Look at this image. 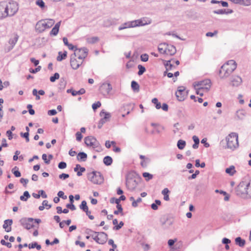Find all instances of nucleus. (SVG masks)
Instances as JSON below:
<instances>
[{
  "label": "nucleus",
  "instance_id": "30",
  "mask_svg": "<svg viewBox=\"0 0 251 251\" xmlns=\"http://www.w3.org/2000/svg\"><path fill=\"white\" fill-rule=\"evenodd\" d=\"M67 52L64 51L63 53L59 51L58 52V56L57 57V60L58 61H61L62 60L65 59L67 57Z\"/></svg>",
  "mask_w": 251,
  "mask_h": 251
},
{
  "label": "nucleus",
  "instance_id": "9",
  "mask_svg": "<svg viewBox=\"0 0 251 251\" xmlns=\"http://www.w3.org/2000/svg\"><path fill=\"white\" fill-rule=\"evenodd\" d=\"M7 10L9 11L11 17L14 16L18 11V4L14 1H6Z\"/></svg>",
  "mask_w": 251,
  "mask_h": 251
},
{
  "label": "nucleus",
  "instance_id": "7",
  "mask_svg": "<svg viewBox=\"0 0 251 251\" xmlns=\"http://www.w3.org/2000/svg\"><path fill=\"white\" fill-rule=\"evenodd\" d=\"M145 25L146 24L143 23L142 20H136L132 21H128L121 24V25L119 26L118 29L119 30H122L127 28H132L136 26L144 25Z\"/></svg>",
  "mask_w": 251,
  "mask_h": 251
},
{
  "label": "nucleus",
  "instance_id": "29",
  "mask_svg": "<svg viewBox=\"0 0 251 251\" xmlns=\"http://www.w3.org/2000/svg\"><path fill=\"white\" fill-rule=\"evenodd\" d=\"M235 242L236 245L240 247H243L246 243L245 240L242 239L240 237H238L235 238Z\"/></svg>",
  "mask_w": 251,
  "mask_h": 251
},
{
  "label": "nucleus",
  "instance_id": "40",
  "mask_svg": "<svg viewBox=\"0 0 251 251\" xmlns=\"http://www.w3.org/2000/svg\"><path fill=\"white\" fill-rule=\"evenodd\" d=\"M151 101L153 104L155 105V107L156 109H159L161 107V103L158 102V99L157 98H153Z\"/></svg>",
  "mask_w": 251,
  "mask_h": 251
},
{
  "label": "nucleus",
  "instance_id": "52",
  "mask_svg": "<svg viewBox=\"0 0 251 251\" xmlns=\"http://www.w3.org/2000/svg\"><path fill=\"white\" fill-rule=\"evenodd\" d=\"M58 167L60 169H64L66 168L67 164L66 162L62 161L58 164Z\"/></svg>",
  "mask_w": 251,
  "mask_h": 251
},
{
  "label": "nucleus",
  "instance_id": "17",
  "mask_svg": "<svg viewBox=\"0 0 251 251\" xmlns=\"http://www.w3.org/2000/svg\"><path fill=\"white\" fill-rule=\"evenodd\" d=\"M185 88L183 86H179L176 92V96L179 101H183L185 99V93L184 92Z\"/></svg>",
  "mask_w": 251,
  "mask_h": 251
},
{
  "label": "nucleus",
  "instance_id": "2",
  "mask_svg": "<svg viewBox=\"0 0 251 251\" xmlns=\"http://www.w3.org/2000/svg\"><path fill=\"white\" fill-rule=\"evenodd\" d=\"M236 195L243 199L251 198V183L242 181L236 188Z\"/></svg>",
  "mask_w": 251,
  "mask_h": 251
},
{
  "label": "nucleus",
  "instance_id": "21",
  "mask_svg": "<svg viewBox=\"0 0 251 251\" xmlns=\"http://www.w3.org/2000/svg\"><path fill=\"white\" fill-rule=\"evenodd\" d=\"M12 224L13 221H4L2 227L6 232H9L11 231V226Z\"/></svg>",
  "mask_w": 251,
  "mask_h": 251
},
{
  "label": "nucleus",
  "instance_id": "42",
  "mask_svg": "<svg viewBox=\"0 0 251 251\" xmlns=\"http://www.w3.org/2000/svg\"><path fill=\"white\" fill-rule=\"evenodd\" d=\"M66 82L64 79H61L58 84V88L60 90H63L66 86Z\"/></svg>",
  "mask_w": 251,
  "mask_h": 251
},
{
  "label": "nucleus",
  "instance_id": "56",
  "mask_svg": "<svg viewBox=\"0 0 251 251\" xmlns=\"http://www.w3.org/2000/svg\"><path fill=\"white\" fill-rule=\"evenodd\" d=\"M32 95L36 97V100H39L40 99L39 95H38V91L36 89H34L32 90Z\"/></svg>",
  "mask_w": 251,
  "mask_h": 251
},
{
  "label": "nucleus",
  "instance_id": "33",
  "mask_svg": "<svg viewBox=\"0 0 251 251\" xmlns=\"http://www.w3.org/2000/svg\"><path fill=\"white\" fill-rule=\"evenodd\" d=\"M79 208L85 213L88 212V207L87 205V202L85 201H83L81 202V204L79 205Z\"/></svg>",
  "mask_w": 251,
  "mask_h": 251
},
{
  "label": "nucleus",
  "instance_id": "10",
  "mask_svg": "<svg viewBox=\"0 0 251 251\" xmlns=\"http://www.w3.org/2000/svg\"><path fill=\"white\" fill-rule=\"evenodd\" d=\"M84 142L87 146L92 147L96 149L100 147V143L97 141L96 138L92 136H87L84 139Z\"/></svg>",
  "mask_w": 251,
  "mask_h": 251
},
{
  "label": "nucleus",
  "instance_id": "34",
  "mask_svg": "<svg viewBox=\"0 0 251 251\" xmlns=\"http://www.w3.org/2000/svg\"><path fill=\"white\" fill-rule=\"evenodd\" d=\"M170 193V191L167 188H164L162 191V194L164 196V200L165 201H168L169 200V196L168 194Z\"/></svg>",
  "mask_w": 251,
  "mask_h": 251
},
{
  "label": "nucleus",
  "instance_id": "62",
  "mask_svg": "<svg viewBox=\"0 0 251 251\" xmlns=\"http://www.w3.org/2000/svg\"><path fill=\"white\" fill-rule=\"evenodd\" d=\"M218 33L217 30H215L214 32H208L206 33V36L207 37H213Z\"/></svg>",
  "mask_w": 251,
  "mask_h": 251
},
{
  "label": "nucleus",
  "instance_id": "36",
  "mask_svg": "<svg viewBox=\"0 0 251 251\" xmlns=\"http://www.w3.org/2000/svg\"><path fill=\"white\" fill-rule=\"evenodd\" d=\"M158 51L161 53L166 54L165 43L160 44L158 47Z\"/></svg>",
  "mask_w": 251,
  "mask_h": 251
},
{
  "label": "nucleus",
  "instance_id": "28",
  "mask_svg": "<svg viewBox=\"0 0 251 251\" xmlns=\"http://www.w3.org/2000/svg\"><path fill=\"white\" fill-rule=\"evenodd\" d=\"M6 18L3 1L0 2V20Z\"/></svg>",
  "mask_w": 251,
  "mask_h": 251
},
{
  "label": "nucleus",
  "instance_id": "44",
  "mask_svg": "<svg viewBox=\"0 0 251 251\" xmlns=\"http://www.w3.org/2000/svg\"><path fill=\"white\" fill-rule=\"evenodd\" d=\"M59 78V74L57 73H55L53 76L50 77V81L51 82H54L56 79Z\"/></svg>",
  "mask_w": 251,
  "mask_h": 251
},
{
  "label": "nucleus",
  "instance_id": "24",
  "mask_svg": "<svg viewBox=\"0 0 251 251\" xmlns=\"http://www.w3.org/2000/svg\"><path fill=\"white\" fill-rule=\"evenodd\" d=\"M67 93H71L73 96H75L77 95H82L84 94L85 93V90L84 88H81L79 91H75L72 89H70L67 90Z\"/></svg>",
  "mask_w": 251,
  "mask_h": 251
},
{
  "label": "nucleus",
  "instance_id": "1",
  "mask_svg": "<svg viewBox=\"0 0 251 251\" xmlns=\"http://www.w3.org/2000/svg\"><path fill=\"white\" fill-rule=\"evenodd\" d=\"M237 68V64L233 60H230L223 65L219 71V75L222 79L227 78Z\"/></svg>",
  "mask_w": 251,
  "mask_h": 251
},
{
  "label": "nucleus",
  "instance_id": "13",
  "mask_svg": "<svg viewBox=\"0 0 251 251\" xmlns=\"http://www.w3.org/2000/svg\"><path fill=\"white\" fill-rule=\"evenodd\" d=\"M242 78L239 75H234L230 77L229 85L232 87H238L242 83Z\"/></svg>",
  "mask_w": 251,
  "mask_h": 251
},
{
  "label": "nucleus",
  "instance_id": "12",
  "mask_svg": "<svg viewBox=\"0 0 251 251\" xmlns=\"http://www.w3.org/2000/svg\"><path fill=\"white\" fill-rule=\"evenodd\" d=\"M88 50L86 48L75 49L73 54H75L78 59L83 60L87 56Z\"/></svg>",
  "mask_w": 251,
  "mask_h": 251
},
{
  "label": "nucleus",
  "instance_id": "38",
  "mask_svg": "<svg viewBox=\"0 0 251 251\" xmlns=\"http://www.w3.org/2000/svg\"><path fill=\"white\" fill-rule=\"evenodd\" d=\"M19 168L15 166L12 169V172L14 175V176L17 177H20L21 176V173L19 171Z\"/></svg>",
  "mask_w": 251,
  "mask_h": 251
},
{
  "label": "nucleus",
  "instance_id": "53",
  "mask_svg": "<svg viewBox=\"0 0 251 251\" xmlns=\"http://www.w3.org/2000/svg\"><path fill=\"white\" fill-rule=\"evenodd\" d=\"M0 243L2 245H4V246H6L7 247H8V248H10L12 247V245L10 243H9V242H5V241L4 240H3L2 239L1 241H0Z\"/></svg>",
  "mask_w": 251,
  "mask_h": 251
},
{
  "label": "nucleus",
  "instance_id": "6",
  "mask_svg": "<svg viewBox=\"0 0 251 251\" xmlns=\"http://www.w3.org/2000/svg\"><path fill=\"white\" fill-rule=\"evenodd\" d=\"M88 180L94 184H100L103 182V178L100 172L93 171L87 175Z\"/></svg>",
  "mask_w": 251,
  "mask_h": 251
},
{
  "label": "nucleus",
  "instance_id": "22",
  "mask_svg": "<svg viewBox=\"0 0 251 251\" xmlns=\"http://www.w3.org/2000/svg\"><path fill=\"white\" fill-rule=\"evenodd\" d=\"M160 225L163 229H166L170 228L173 225L171 221H160Z\"/></svg>",
  "mask_w": 251,
  "mask_h": 251
},
{
  "label": "nucleus",
  "instance_id": "63",
  "mask_svg": "<svg viewBox=\"0 0 251 251\" xmlns=\"http://www.w3.org/2000/svg\"><path fill=\"white\" fill-rule=\"evenodd\" d=\"M57 113V111L55 109H51L48 112V114L50 116H53L56 115Z\"/></svg>",
  "mask_w": 251,
  "mask_h": 251
},
{
  "label": "nucleus",
  "instance_id": "11",
  "mask_svg": "<svg viewBox=\"0 0 251 251\" xmlns=\"http://www.w3.org/2000/svg\"><path fill=\"white\" fill-rule=\"evenodd\" d=\"M100 117H103L100 120L98 125V127L100 129L103 124L109 121L111 115L110 113L105 112L104 110H102L100 112Z\"/></svg>",
  "mask_w": 251,
  "mask_h": 251
},
{
  "label": "nucleus",
  "instance_id": "64",
  "mask_svg": "<svg viewBox=\"0 0 251 251\" xmlns=\"http://www.w3.org/2000/svg\"><path fill=\"white\" fill-rule=\"evenodd\" d=\"M207 139L206 138H203L201 140V143L202 144H204V146L206 147V148H208L210 146V145L208 143H207Z\"/></svg>",
  "mask_w": 251,
  "mask_h": 251
},
{
  "label": "nucleus",
  "instance_id": "14",
  "mask_svg": "<svg viewBox=\"0 0 251 251\" xmlns=\"http://www.w3.org/2000/svg\"><path fill=\"white\" fill-rule=\"evenodd\" d=\"M97 235L94 237V240L98 243L104 244L107 240V235L103 232H97Z\"/></svg>",
  "mask_w": 251,
  "mask_h": 251
},
{
  "label": "nucleus",
  "instance_id": "55",
  "mask_svg": "<svg viewBox=\"0 0 251 251\" xmlns=\"http://www.w3.org/2000/svg\"><path fill=\"white\" fill-rule=\"evenodd\" d=\"M67 208L71 209V210H75L76 209L75 206L73 204V203H70L66 205Z\"/></svg>",
  "mask_w": 251,
  "mask_h": 251
},
{
  "label": "nucleus",
  "instance_id": "31",
  "mask_svg": "<svg viewBox=\"0 0 251 251\" xmlns=\"http://www.w3.org/2000/svg\"><path fill=\"white\" fill-rule=\"evenodd\" d=\"M113 162V159L111 157L109 156H105L103 158V163L106 166H110Z\"/></svg>",
  "mask_w": 251,
  "mask_h": 251
},
{
  "label": "nucleus",
  "instance_id": "37",
  "mask_svg": "<svg viewBox=\"0 0 251 251\" xmlns=\"http://www.w3.org/2000/svg\"><path fill=\"white\" fill-rule=\"evenodd\" d=\"M186 145V142L182 140H179L177 143V147L179 150H183Z\"/></svg>",
  "mask_w": 251,
  "mask_h": 251
},
{
  "label": "nucleus",
  "instance_id": "16",
  "mask_svg": "<svg viewBox=\"0 0 251 251\" xmlns=\"http://www.w3.org/2000/svg\"><path fill=\"white\" fill-rule=\"evenodd\" d=\"M138 185V182L131 177H128L126 180V186L127 189L130 191L134 190Z\"/></svg>",
  "mask_w": 251,
  "mask_h": 251
},
{
  "label": "nucleus",
  "instance_id": "20",
  "mask_svg": "<svg viewBox=\"0 0 251 251\" xmlns=\"http://www.w3.org/2000/svg\"><path fill=\"white\" fill-rule=\"evenodd\" d=\"M165 48H166V55L172 56L176 53V47L173 45L165 43Z\"/></svg>",
  "mask_w": 251,
  "mask_h": 251
},
{
  "label": "nucleus",
  "instance_id": "43",
  "mask_svg": "<svg viewBox=\"0 0 251 251\" xmlns=\"http://www.w3.org/2000/svg\"><path fill=\"white\" fill-rule=\"evenodd\" d=\"M138 68L139 69V71L138 72V75H143L144 73L146 71L145 68L141 65H138Z\"/></svg>",
  "mask_w": 251,
  "mask_h": 251
},
{
  "label": "nucleus",
  "instance_id": "19",
  "mask_svg": "<svg viewBox=\"0 0 251 251\" xmlns=\"http://www.w3.org/2000/svg\"><path fill=\"white\" fill-rule=\"evenodd\" d=\"M19 36L18 35L16 34L14 35L13 38H11L9 40V46L5 48V51L6 52L10 51L15 46V44L17 42L18 40Z\"/></svg>",
  "mask_w": 251,
  "mask_h": 251
},
{
  "label": "nucleus",
  "instance_id": "18",
  "mask_svg": "<svg viewBox=\"0 0 251 251\" xmlns=\"http://www.w3.org/2000/svg\"><path fill=\"white\" fill-rule=\"evenodd\" d=\"M75 54H72L70 56V64L74 70H76L82 63V61L79 62L76 59Z\"/></svg>",
  "mask_w": 251,
  "mask_h": 251
},
{
  "label": "nucleus",
  "instance_id": "39",
  "mask_svg": "<svg viewBox=\"0 0 251 251\" xmlns=\"http://www.w3.org/2000/svg\"><path fill=\"white\" fill-rule=\"evenodd\" d=\"M99 39L98 37H92L87 38V41L89 44H94L97 42Z\"/></svg>",
  "mask_w": 251,
  "mask_h": 251
},
{
  "label": "nucleus",
  "instance_id": "45",
  "mask_svg": "<svg viewBox=\"0 0 251 251\" xmlns=\"http://www.w3.org/2000/svg\"><path fill=\"white\" fill-rule=\"evenodd\" d=\"M240 5L249 6L251 5V0H241Z\"/></svg>",
  "mask_w": 251,
  "mask_h": 251
},
{
  "label": "nucleus",
  "instance_id": "50",
  "mask_svg": "<svg viewBox=\"0 0 251 251\" xmlns=\"http://www.w3.org/2000/svg\"><path fill=\"white\" fill-rule=\"evenodd\" d=\"M57 195L59 198H61L63 200H66L67 198V196L65 195L64 193L62 191H59L57 193Z\"/></svg>",
  "mask_w": 251,
  "mask_h": 251
},
{
  "label": "nucleus",
  "instance_id": "49",
  "mask_svg": "<svg viewBox=\"0 0 251 251\" xmlns=\"http://www.w3.org/2000/svg\"><path fill=\"white\" fill-rule=\"evenodd\" d=\"M140 57L141 60L143 62H146L149 59V55L146 53L142 54Z\"/></svg>",
  "mask_w": 251,
  "mask_h": 251
},
{
  "label": "nucleus",
  "instance_id": "5",
  "mask_svg": "<svg viewBox=\"0 0 251 251\" xmlns=\"http://www.w3.org/2000/svg\"><path fill=\"white\" fill-rule=\"evenodd\" d=\"M211 81L209 79H205L199 81L194 82L193 86L195 89L199 88V89H202L203 91L207 92L210 89Z\"/></svg>",
  "mask_w": 251,
  "mask_h": 251
},
{
  "label": "nucleus",
  "instance_id": "41",
  "mask_svg": "<svg viewBox=\"0 0 251 251\" xmlns=\"http://www.w3.org/2000/svg\"><path fill=\"white\" fill-rule=\"evenodd\" d=\"M143 176L145 178L146 181H149L153 178V176L147 172L143 173Z\"/></svg>",
  "mask_w": 251,
  "mask_h": 251
},
{
  "label": "nucleus",
  "instance_id": "27",
  "mask_svg": "<svg viewBox=\"0 0 251 251\" xmlns=\"http://www.w3.org/2000/svg\"><path fill=\"white\" fill-rule=\"evenodd\" d=\"M226 173L230 176H233L236 172L235 167L233 165L230 166L226 169Z\"/></svg>",
  "mask_w": 251,
  "mask_h": 251
},
{
  "label": "nucleus",
  "instance_id": "4",
  "mask_svg": "<svg viewBox=\"0 0 251 251\" xmlns=\"http://www.w3.org/2000/svg\"><path fill=\"white\" fill-rule=\"evenodd\" d=\"M238 138V134L235 132L229 134L226 138L227 148L232 150L237 148L239 146Z\"/></svg>",
  "mask_w": 251,
  "mask_h": 251
},
{
  "label": "nucleus",
  "instance_id": "23",
  "mask_svg": "<svg viewBox=\"0 0 251 251\" xmlns=\"http://www.w3.org/2000/svg\"><path fill=\"white\" fill-rule=\"evenodd\" d=\"M60 24L61 21L57 23L52 28L50 33V35L56 36L58 34Z\"/></svg>",
  "mask_w": 251,
  "mask_h": 251
},
{
  "label": "nucleus",
  "instance_id": "58",
  "mask_svg": "<svg viewBox=\"0 0 251 251\" xmlns=\"http://www.w3.org/2000/svg\"><path fill=\"white\" fill-rule=\"evenodd\" d=\"M42 204L45 206V208L46 207L47 209L51 207V205L48 204V201L47 200L43 201Z\"/></svg>",
  "mask_w": 251,
  "mask_h": 251
},
{
  "label": "nucleus",
  "instance_id": "51",
  "mask_svg": "<svg viewBox=\"0 0 251 251\" xmlns=\"http://www.w3.org/2000/svg\"><path fill=\"white\" fill-rule=\"evenodd\" d=\"M142 201V199L140 198H138L136 201H133L132 202V206L133 207H136L138 205V203Z\"/></svg>",
  "mask_w": 251,
  "mask_h": 251
},
{
  "label": "nucleus",
  "instance_id": "54",
  "mask_svg": "<svg viewBox=\"0 0 251 251\" xmlns=\"http://www.w3.org/2000/svg\"><path fill=\"white\" fill-rule=\"evenodd\" d=\"M101 106V103L100 101H97L96 103H94L92 104V108L93 110H96L98 108L100 107Z\"/></svg>",
  "mask_w": 251,
  "mask_h": 251
},
{
  "label": "nucleus",
  "instance_id": "59",
  "mask_svg": "<svg viewBox=\"0 0 251 251\" xmlns=\"http://www.w3.org/2000/svg\"><path fill=\"white\" fill-rule=\"evenodd\" d=\"M69 177V175L68 174H64V173H63L59 176V177L60 179H62L64 180L68 178Z\"/></svg>",
  "mask_w": 251,
  "mask_h": 251
},
{
  "label": "nucleus",
  "instance_id": "3",
  "mask_svg": "<svg viewBox=\"0 0 251 251\" xmlns=\"http://www.w3.org/2000/svg\"><path fill=\"white\" fill-rule=\"evenodd\" d=\"M54 23V20L51 19L41 20L36 23L35 30L39 33H42L50 28Z\"/></svg>",
  "mask_w": 251,
  "mask_h": 251
},
{
  "label": "nucleus",
  "instance_id": "32",
  "mask_svg": "<svg viewBox=\"0 0 251 251\" xmlns=\"http://www.w3.org/2000/svg\"><path fill=\"white\" fill-rule=\"evenodd\" d=\"M113 224L115 226L113 229L115 230L120 229L124 225V223L122 221H121L119 224H118V221H112Z\"/></svg>",
  "mask_w": 251,
  "mask_h": 251
},
{
  "label": "nucleus",
  "instance_id": "61",
  "mask_svg": "<svg viewBox=\"0 0 251 251\" xmlns=\"http://www.w3.org/2000/svg\"><path fill=\"white\" fill-rule=\"evenodd\" d=\"M215 14H224L226 13V9H219L213 11Z\"/></svg>",
  "mask_w": 251,
  "mask_h": 251
},
{
  "label": "nucleus",
  "instance_id": "15",
  "mask_svg": "<svg viewBox=\"0 0 251 251\" xmlns=\"http://www.w3.org/2000/svg\"><path fill=\"white\" fill-rule=\"evenodd\" d=\"M112 89V87L109 83H103L100 87V90L101 94L104 96L108 95Z\"/></svg>",
  "mask_w": 251,
  "mask_h": 251
},
{
  "label": "nucleus",
  "instance_id": "26",
  "mask_svg": "<svg viewBox=\"0 0 251 251\" xmlns=\"http://www.w3.org/2000/svg\"><path fill=\"white\" fill-rule=\"evenodd\" d=\"M246 112L245 110L241 109L237 110L236 112V116L238 119L243 120L246 116Z\"/></svg>",
  "mask_w": 251,
  "mask_h": 251
},
{
  "label": "nucleus",
  "instance_id": "35",
  "mask_svg": "<svg viewBox=\"0 0 251 251\" xmlns=\"http://www.w3.org/2000/svg\"><path fill=\"white\" fill-rule=\"evenodd\" d=\"M131 86L132 90L135 92H138L139 91V85L135 81L131 82Z\"/></svg>",
  "mask_w": 251,
  "mask_h": 251
},
{
  "label": "nucleus",
  "instance_id": "47",
  "mask_svg": "<svg viewBox=\"0 0 251 251\" xmlns=\"http://www.w3.org/2000/svg\"><path fill=\"white\" fill-rule=\"evenodd\" d=\"M3 4H4V9L5 11V17L6 18L8 17H11L10 15V13L8 10H7V8L6 6V1H3Z\"/></svg>",
  "mask_w": 251,
  "mask_h": 251
},
{
  "label": "nucleus",
  "instance_id": "46",
  "mask_svg": "<svg viewBox=\"0 0 251 251\" xmlns=\"http://www.w3.org/2000/svg\"><path fill=\"white\" fill-rule=\"evenodd\" d=\"M36 4L42 8H44L45 6V3L43 0H36Z\"/></svg>",
  "mask_w": 251,
  "mask_h": 251
},
{
  "label": "nucleus",
  "instance_id": "25",
  "mask_svg": "<svg viewBox=\"0 0 251 251\" xmlns=\"http://www.w3.org/2000/svg\"><path fill=\"white\" fill-rule=\"evenodd\" d=\"M87 158V155L84 152H80L77 155V159L79 161H85Z\"/></svg>",
  "mask_w": 251,
  "mask_h": 251
},
{
  "label": "nucleus",
  "instance_id": "8",
  "mask_svg": "<svg viewBox=\"0 0 251 251\" xmlns=\"http://www.w3.org/2000/svg\"><path fill=\"white\" fill-rule=\"evenodd\" d=\"M41 221H20L21 225L25 229L39 228Z\"/></svg>",
  "mask_w": 251,
  "mask_h": 251
},
{
  "label": "nucleus",
  "instance_id": "48",
  "mask_svg": "<svg viewBox=\"0 0 251 251\" xmlns=\"http://www.w3.org/2000/svg\"><path fill=\"white\" fill-rule=\"evenodd\" d=\"M41 69V67L40 66H39L37 68H36L35 69L30 68L29 69V72L31 73L35 74V73H37L38 72L40 71Z\"/></svg>",
  "mask_w": 251,
  "mask_h": 251
},
{
  "label": "nucleus",
  "instance_id": "57",
  "mask_svg": "<svg viewBox=\"0 0 251 251\" xmlns=\"http://www.w3.org/2000/svg\"><path fill=\"white\" fill-rule=\"evenodd\" d=\"M76 139L78 141H80L82 138V135L81 132L78 131L75 134Z\"/></svg>",
  "mask_w": 251,
  "mask_h": 251
},
{
  "label": "nucleus",
  "instance_id": "60",
  "mask_svg": "<svg viewBox=\"0 0 251 251\" xmlns=\"http://www.w3.org/2000/svg\"><path fill=\"white\" fill-rule=\"evenodd\" d=\"M20 181L21 183L23 184V185L25 187H26L27 183L28 182V179L24 178H21L20 180Z\"/></svg>",
  "mask_w": 251,
  "mask_h": 251
}]
</instances>
